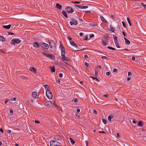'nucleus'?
<instances>
[{
    "instance_id": "obj_1",
    "label": "nucleus",
    "mask_w": 146,
    "mask_h": 146,
    "mask_svg": "<svg viewBox=\"0 0 146 146\" xmlns=\"http://www.w3.org/2000/svg\"><path fill=\"white\" fill-rule=\"evenodd\" d=\"M40 48L42 50L44 49H48L49 48V45L46 43L44 42H42L40 43Z\"/></svg>"
},
{
    "instance_id": "obj_2",
    "label": "nucleus",
    "mask_w": 146,
    "mask_h": 146,
    "mask_svg": "<svg viewBox=\"0 0 146 146\" xmlns=\"http://www.w3.org/2000/svg\"><path fill=\"white\" fill-rule=\"evenodd\" d=\"M50 146H60L61 144L55 141H50Z\"/></svg>"
},
{
    "instance_id": "obj_3",
    "label": "nucleus",
    "mask_w": 146,
    "mask_h": 146,
    "mask_svg": "<svg viewBox=\"0 0 146 146\" xmlns=\"http://www.w3.org/2000/svg\"><path fill=\"white\" fill-rule=\"evenodd\" d=\"M108 36H105L104 38L102 39V42L104 46H106L108 42Z\"/></svg>"
},
{
    "instance_id": "obj_4",
    "label": "nucleus",
    "mask_w": 146,
    "mask_h": 146,
    "mask_svg": "<svg viewBox=\"0 0 146 146\" xmlns=\"http://www.w3.org/2000/svg\"><path fill=\"white\" fill-rule=\"evenodd\" d=\"M42 54L45 55L46 57L50 58L51 59L55 60V57L54 56L48 53H42Z\"/></svg>"
},
{
    "instance_id": "obj_5",
    "label": "nucleus",
    "mask_w": 146,
    "mask_h": 146,
    "mask_svg": "<svg viewBox=\"0 0 146 146\" xmlns=\"http://www.w3.org/2000/svg\"><path fill=\"white\" fill-rule=\"evenodd\" d=\"M48 92L47 91L46 92V95L47 97L49 99H51L52 98L53 95L52 93L50 92V90H48Z\"/></svg>"
},
{
    "instance_id": "obj_6",
    "label": "nucleus",
    "mask_w": 146,
    "mask_h": 146,
    "mask_svg": "<svg viewBox=\"0 0 146 146\" xmlns=\"http://www.w3.org/2000/svg\"><path fill=\"white\" fill-rule=\"evenodd\" d=\"M65 10L66 12L69 13H72L74 11L73 9L71 7L69 6L66 7Z\"/></svg>"
},
{
    "instance_id": "obj_7",
    "label": "nucleus",
    "mask_w": 146,
    "mask_h": 146,
    "mask_svg": "<svg viewBox=\"0 0 146 146\" xmlns=\"http://www.w3.org/2000/svg\"><path fill=\"white\" fill-rule=\"evenodd\" d=\"M49 45L50 48H52L53 47L55 48L56 47V44L55 42L51 40L49 42Z\"/></svg>"
},
{
    "instance_id": "obj_8",
    "label": "nucleus",
    "mask_w": 146,
    "mask_h": 146,
    "mask_svg": "<svg viewBox=\"0 0 146 146\" xmlns=\"http://www.w3.org/2000/svg\"><path fill=\"white\" fill-rule=\"evenodd\" d=\"M72 21H70V23L71 25H76L78 24V22L76 20H75L74 19L72 18Z\"/></svg>"
},
{
    "instance_id": "obj_9",
    "label": "nucleus",
    "mask_w": 146,
    "mask_h": 146,
    "mask_svg": "<svg viewBox=\"0 0 146 146\" xmlns=\"http://www.w3.org/2000/svg\"><path fill=\"white\" fill-rule=\"evenodd\" d=\"M52 103L50 101H47L45 103V105L48 107H50L52 105Z\"/></svg>"
},
{
    "instance_id": "obj_10",
    "label": "nucleus",
    "mask_w": 146,
    "mask_h": 146,
    "mask_svg": "<svg viewBox=\"0 0 146 146\" xmlns=\"http://www.w3.org/2000/svg\"><path fill=\"white\" fill-rule=\"evenodd\" d=\"M53 139L56 140H59L61 139V137L59 135H56L54 136Z\"/></svg>"
},
{
    "instance_id": "obj_11",
    "label": "nucleus",
    "mask_w": 146,
    "mask_h": 146,
    "mask_svg": "<svg viewBox=\"0 0 146 146\" xmlns=\"http://www.w3.org/2000/svg\"><path fill=\"white\" fill-rule=\"evenodd\" d=\"M40 44L36 42H35L33 43V46L36 48H40Z\"/></svg>"
},
{
    "instance_id": "obj_12",
    "label": "nucleus",
    "mask_w": 146,
    "mask_h": 146,
    "mask_svg": "<svg viewBox=\"0 0 146 146\" xmlns=\"http://www.w3.org/2000/svg\"><path fill=\"white\" fill-rule=\"evenodd\" d=\"M70 44L71 45L74 46V47L76 48H77H77H78V47L77 45H76V43L74 42L72 40V41L70 40Z\"/></svg>"
},
{
    "instance_id": "obj_13",
    "label": "nucleus",
    "mask_w": 146,
    "mask_h": 146,
    "mask_svg": "<svg viewBox=\"0 0 146 146\" xmlns=\"http://www.w3.org/2000/svg\"><path fill=\"white\" fill-rule=\"evenodd\" d=\"M56 8L59 9L60 10H61L62 9V5H60L59 3H57L56 6Z\"/></svg>"
},
{
    "instance_id": "obj_14",
    "label": "nucleus",
    "mask_w": 146,
    "mask_h": 146,
    "mask_svg": "<svg viewBox=\"0 0 146 146\" xmlns=\"http://www.w3.org/2000/svg\"><path fill=\"white\" fill-rule=\"evenodd\" d=\"M44 86V88H45L46 90V91H47V92H48V90H50V88L49 87V86L48 85H43Z\"/></svg>"
},
{
    "instance_id": "obj_15",
    "label": "nucleus",
    "mask_w": 146,
    "mask_h": 146,
    "mask_svg": "<svg viewBox=\"0 0 146 146\" xmlns=\"http://www.w3.org/2000/svg\"><path fill=\"white\" fill-rule=\"evenodd\" d=\"M62 58L64 61H65L66 62H68L69 61V59H68L67 57L65 56V55L62 56Z\"/></svg>"
},
{
    "instance_id": "obj_16",
    "label": "nucleus",
    "mask_w": 146,
    "mask_h": 146,
    "mask_svg": "<svg viewBox=\"0 0 146 146\" xmlns=\"http://www.w3.org/2000/svg\"><path fill=\"white\" fill-rule=\"evenodd\" d=\"M11 26V25L10 24L7 25H3V27L4 28L8 29L10 28Z\"/></svg>"
},
{
    "instance_id": "obj_17",
    "label": "nucleus",
    "mask_w": 146,
    "mask_h": 146,
    "mask_svg": "<svg viewBox=\"0 0 146 146\" xmlns=\"http://www.w3.org/2000/svg\"><path fill=\"white\" fill-rule=\"evenodd\" d=\"M137 125L139 126L142 127L143 126V122L141 121H140L138 123Z\"/></svg>"
},
{
    "instance_id": "obj_18",
    "label": "nucleus",
    "mask_w": 146,
    "mask_h": 146,
    "mask_svg": "<svg viewBox=\"0 0 146 146\" xmlns=\"http://www.w3.org/2000/svg\"><path fill=\"white\" fill-rule=\"evenodd\" d=\"M32 95L33 97L36 98L37 96V93L36 92H33L32 93Z\"/></svg>"
},
{
    "instance_id": "obj_19",
    "label": "nucleus",
    "mask_w": 146,
    "mask_h": 146,
    "mask_svg": "<svg viewBox=\"0 0 146 146\" xmlns=\"http://www.w3.org/2000/svg\"><path fill=\"white\" fill-rule=\"evenodd\" d=\"M124 39L125 40V44L127 45H129L130 44V42L129 40L127 39L126 38L124 37Z\"/></svg>"
},
{
    "instance_id": "obj_20",
    "label": "nucleus",
    "mask_w": 146,
    "mask_h": 146,
    "mask_svg": "<svg viewBox=\"0 0 146 146\" xmlns=\"http://www.w3.org/2000/svg\"><path fill=\"white\" fill-rule=\"evenodd\" d=\"M62 14L64 15V16L66 18H68V16L66 14V12H65V11H64V10H63L62 11Z\"/></svg>"
},
{
    "instance_id": "obj_21",
    "label": "nucleus",
    "mask_w": 146,
    "mask_h": 146,
    "mask_svg": "<svg viewBox=\"0 0 146 146\" xmlns=\"http://www.w3.org/2000/svg\"><path fill=\"white\" fill-rule=\"evenodd\" d=\"M30 70L33 71L35 73H36V70L35 68L33 67H31L30 68Z\"/></svg>"
},
{
    "instance_id": "obj_22",
    "label": "nucleus",
    "mask_w": 146,
    "mask_h": 146,
    "mask_svg": "<svg viewBox=\"0 0 146 146\" xmlns=\"http://www.w3.org/2000/svg\"><path fill=\"white\" fill-rule=\"evenodd\" d=\"M100 18L102 20L103 22L105 23H108V22L107 21H106L105 19L104 18L103 16H101L100 17Z\"/></svg>"
},
{
    "instance_id": "obj_23",
    "label": "nucleus",
    "mask_w": 146,
    "mask_h": 146,
    "mask_svg": "<svg viewBox=\"0 0 146 146\" xmlns=\"http://www.w3.org/2000/svg\"><path fill=\"white\" fill-rule=\"evenodd\" d=\"M16 38H14L12 40L11 42V44L15 45L16 43Z\"/></svg>"
},
{
    "instance_id": "obj_24",
    "label": "nucleus",
    "mask_w": 146,
    "mask_h": 146,
    "mask_svg": "<svg viewBox=\"0 0 146 146\" xmlns=\"http://www.w3.org/2000/svg\"><path fill=\"white\" fill-rule=\"evenodd\" d=\"M89 25L90 26H97V25L94 22H92L91 23H90L89 24Z\"/></svg>"
},
{
    "instance_id": "obj_25",
    "label": "nucleus",
    "mask_w": 146,
    "mask_h": 146,
    "mask_svg": "<svg viewBox=\"0 0 146 146\" xmlns=\"http://www.w3.org/2000/svg\"><path fill=\"white\" fill-rule=\"evenodd\" d=\"M51 71L52 72H55V67L53 66L50 68Z\"/></svg>"
},
{
    "instance_id": "obj_26",
    "label": "nucleus",
    "mask_w": 146,
    "mask_h": 146,
    "mask_svg": "<svg viewBox=\"0 0 146 146\" xmlns=\"http://www.w3.org/2000/svg\"><path fill=\"white\" fill-rule=\"evenodd\" d=\"M0 40L4 42L5 41V39L3 36H0Z\"/></svg>"
},
{
    "instance_id": "obj_27",
    "label": "nucleus",
    "mask_w": 146,
    "mask_h": 146,
    "mask_svg": "<svg viewBox=\"0 0 146 146\" xmlns=\"http://www.w3.org/2000/svg\"><path fill=\"white\" fill-rule=\"evenodd\" d=\"M0 51L4 54H6V50L3 48L0 49Z\"/></svg>"
},
{
    "instance_id": "obj_28",
    "label": "nucleus",
    "mask_w": 146,
    "mask_h": 146,
    "mask_svg": "<svg viewBox=\"0 0 146 146\" xmlns=\"http://www.w3.org/2000/svg\"><path fill=\"white\" fill-rule=\"evenodd\" d=\"M113 36L114 38V40L115 42H117V37H116V36L115 35H113Z\"/></svg>"
},
{
    "instance_id": "obj_29",
    "label": "nucleus",
    "mask_w": 146,
    "mask_h": 146,
    "mask_svg": "<svg viewBox=\"0 0 146 146\" xmlns=\"http://www.w3.org/2000/svg\"><path fill=\"white\" fill-rule=\"evenodd\" d=\"M60 47L61 52L63 51H65V49H64V48L63 47V46H62V45H61V44H60Z\"/></svg>"
},
{
    "instance_id": "obj_30",
    "label": "nucleus",
    "mask_w": 146,
    "mask_h": 146,
    "mask_svg": "<svg viewBox=\"0 0 146 146\" xmlns=\"http://www.w3.org/2000/svg\"><path fill=\"white\" fill-rule=\"evenodd\" d=\"M110 28L111 29V30L110 31H111L113 32H114V31L115 30V29L113 28L112 26L111 25H110Z\"/></svg>"
},
{
    "instance_id": "obj_31",
    "label": "nucleus",
    "mask_w": 146,
    "mask_h": 146,
    "mask_svg": "<svg viewBox=\"0 0 146 146\" xmlns=\"http://www.w3.org/2000/svg\"><path fill=\"white\" fill-rule=\"evenodd\" d=\"M127 21H128L130 26H131V21L129 19V17H127Z\"/></svg>"
},
{
    "instance_id": "obj_32",
    "label": "nucleus",
    "mask_w": 146,
    "mask_h": 146,
    "mask_svg": "<svg viewBox=\"0 0 146 146\" xmlns=\"http://www.w3.org/2000/svg\"><path fill=\"white\" fill-rule=\"evenodd\" d=\"M70 140L71 144L73 145H74V143H75V142L74 141V140L71 138H70Z\"/></svg>"
},
{
    "instance_id": "obj_33",
    "label": "nucleus",
    "mask_w": 146,
    "mask_h": 146,
    "mask_svg": "<svg viewBox=\"0 0 146 146\" xmlns=\"http://www.w3.org/2000/svg\"><path fill=\"white\" fill-rule=\"evenodd\" d=\"M16 42L17 44H19L21 42V40L18 38H16Z\"/></svg>"
},
{
    "instance_id": "obj_34",
    "label": "nucleus",
    "mask_w": 146,
    "mask_h": 146,
    "mask_svg": "<svg viewBox=\"0 0 146 146\" xmlns=\"http://www.w3.org/2000/svg\"><path fill=\"white\" fill-rule=\"evenodd\" d=\"M90 77L91 78H92L93 79V80H94L95 79L98 82H99V80L96 78L92 76H90Z\"/></svg>"
},
{
    "instance_id": "obj_35",
    "label": "nucleus",
    "mask_w": 146,
    "mask_h": 146,
    "mask_svg": "<svg viewBox=\"0 0 146 146\" xmlns=\"http://www.w3.org/2000/svg\"><path fill=\"white\" fill-rule=\"evenodd\" d=\"M115 44L116 46L118 48H120V47L119 46V44L118 42H115Z\"/></svg>"
},
{
    "instance_id": "obj_36",
    "label": "nucleus",
    "mask_w": 146,
    "mask_h": 146,
    "mask_svg": "<svg viewBox=\"0 0 146 146\" xmlns=\"http://www.w3.org/2000/svg\"><path fill=\"white\" fill-rule=\"evenodd\" d=\"M88 6H80V8L81 9H86L88 8Z\"/></svg>"
},
{
    "instance_id": "obj_37",
    "label": "nucleus",
    "mask_w": 146,
    "mask_h": 146,
    "mask_svg": "<svg viewBox=\"0 0 146 146\" xmlns=\"http://www.w3.org/2000/svg\"><path fill=\"white\" fill-rule=\"evenodd\" d=\"M65 51H63L61 52V55L62 57L63 56H64L65 55Z\"/></svg>"
},
{
    "instance_id": "obj_38",
    "label": "nucleus",
    "mask_w": 146,
    "mask_h": 146,
    "mask_svg": "<svg viewBox=\"0 0 146 146\" xmlns=\"http://www.w3.org/2000/svg\"><path fill=\"white\" fill-rule=\"evenodd\" d=\"M108 48L109 49H111L112 50H115V49L114 48H113L111 47V46H108Z\"/></svg>"
},
{
    "instance_id": "obj_39",
    "label": "nucleus",
    "mask_w": 146,
    "mask_h": 146,
    "mask_svg": "<svg viewBox=\"0 0 146 146\" xmlns=\"http://www.w3.org/2000/svg\"><path fill=\"white\" fill-rule=\"evenodd\" d=\"M71 2L72 3L75 4H80V2L79 1H72Z\"/></svg>"
},
{
    "instance_id": "obj_40",
    "label": "nucleus",
    "mask_w": 146,
    "mask_h": 146,
    "mask_svg": "<svg viewBox=\"0 0 146 146\" xmlns=\"http://www.w3.org/2000/svg\"><path fill=\"white\" fill-rule=\"evenodd\" d=\"M124 28H125L126 27V25L124 21H122V22Z\"/></svg>"
},
{
    "instance_id": "obj_41",
    "label": "nucleus",
    "mask_w": 146,
    "mask_h": 146,
    "mask_svg": "<svg viewBox=\"0 0 146 146\" xmlns=\"http://www.w3.org/2000/svg\"><path fill=\"white\" fill-rule=\"evenodd\" d=\"M102 121L104 124H106L107 123L106 121L104 118H102Z\"/></svg>"
},
{
    "instance_id": "obj_42",
    "label": "nucleus",
    "mask_w": 146,
    "mask_h": 146,
    "mask_svg": "<svg viewBox=\"0 0 146 146\" xmlns=\"http://www.w3.org/2000/svg\"><path fill=\"white\" fill-rule=\"evenodd\" d=\"M16 98H12L10 100L11 101H15L16 100Z\"/></svg>"
},
{
    "instance_id": "obj_43",
    "label": "nucleus",
    "mask_w": 146,
    "mask_h": 146,
    "mask_svg": "<svg viewBox=\"0 0 146 146\" xmlns=\"http://www.w3.org/2000/svg\"><path fill=\"white\" fill-rule=\"evenodd\" d=\"M112 118L111 117V116L110 115H109L108 117V120L110 121H111Z\"/></svg>"
},
{
    "instance_id": "obj_44",
    "label": "nucleus",
    "mask_w": 146,
    "mask_h": 146,
    "mask_svg": "<svg viewBox=\"0 0 146 146\" xmlns=\"http://www.w3.org/2000/svg\"><path fill=\"white\" fill-rule=\"evenodd\" d=\"M141 5L144 8H145L146 7V5L143 3H142L141 4Z\"/></svg>"
},
{
    "instance_id": "obj_45",
    "label": "nucleus",
    "mask_w": 146,
    "mask_h": 146,
    "mask_svg": "<svg viewBox=\"0 0 146 146\" xmlns=\"http://www.w3.org/2000/svg\"><path fill=\"white\" fill-rule=\"evenodd\" d=\"M113 72H117V70L116 68H114L113 70Z\"/></svg>"
},
{
    "instance_id": "obj_46",
    "label": "nucleus",
    "mask_w": 146,
    "mask_h": 146,
    "mask_svg": "<svg viewBox=\"0 0 146 146\" xmlns=\"http://www.w3.org/2000/svg\"><path fill=\"white\" fill-rule=\"evenodd\" d=\"M8 34L9 35H15V34H14V33H11V32H8Z\"/></svg>"
},
{
    "instance_id": "obj_47",
    "label": "nucleus",
    "mask_w": 146,
    "mask_h": 146,
    "mask_svg": "<svg viewBox=\"0 0 146 146\" xmlns=\"http://www.w3.org/2000/svg\"><path fill=\"white\" fill-rule=\"evenodd\" d=\"M116 136L117 137L119 138L120 137L119 133H117Z\"/></svg>"
},
{
    "instance_id": "obj_48",
    "label": "nucleus",
    "mask_w": 146,
    "mask_h": 146,
    "mask_svg": "<svg viewBox=\"0 0 146 146\" xmlns=\"http://www.w3.org/2000/svg\"><path fill=\"white\" fill-rule=\"evenodd\" d=\"M102 59H108V57H107L105 56H103L102 57Z\"/></svg>"
},
{
    "instance_id": "obj_49",
    "label": "nucleus",
    "mask_w": 146,
    "mask_h": 146,
    "mask_svg": "<svg viewBox=\"0 0 146 146\" xmlns=\"http://www.w3.org/2000/svg\"><path fill=\"white\" fill-rule=\"evenodd\" d=\"M109 96V95L108 94H104L103 95V96L105 97H107Z\"/></svg>"
},
{
    "instance_id": "obj_50",
    "label": "nucleus",
    "mask_w": 146,
    "mask_h": 146,
    "mask_svg": "<svg viewBox=\"0 0 146 146\" xmlns=\"http://www.w3.org/2000/svg\"><path fill=\"white\" fill-rule=\"evenodd\" d=\"M95 75L96 76H98V72H97V71H95Z\"/></svg>"
},
{
    "instance_id": "obj_51",
    "label": "nucleus",
    "mask_w": 146,
    "mask_h": 146,
    "mask_svg": "<svg viewBox=\"0 0 146 146\" xmlns=\"http://www.w3.org/2000/svg\"><path fill=\"white\" fill-rule=\"evenodd\" d=\"M74 7H79L80 8V6L79 5H74Z\"/></svg>"
},
{
    "instance_id": "obj_52",
    "label": "nucleus",
    "mask_w": 146,
    "mask_h": 146,
    "mask_svg": "<svg viewBox=\"0 0 146 146\" xmlns=\"http://www.w3.org/2000/svg\"><path fill=\"white\" fill-rule=\"evenodd\" d=\"M85 13H87V14H90L91 13V12L90 11H85Z\"/></svg>"
},
{
    "instance_id": "obj_53",
    "label": "nucleus",
    "mask_w": 146,
    "mask_h": 146,
    "mask_svg": "<svg viewBox=\"0 0 146 146\" xmlns=\"http://www.w3.org/2000/svg\"><path fill=\"white\" fill-rule=\"evenodd\" d=\"M128 76H129L132 74V73L131 72H129L128 73Z\"/></svg>"
},
{
    "instance_id": "obj_54",
    "label": "nucleus",
    "mask_w": 146,
    "mask_h": 146,
    "mask_svg": "<svg viewBox=\"0 0 146 146\" xmlns=\"http://www.w3.org/2000/svg\"><path fill=\"white\" fill-rule=\"evenodd\" d=\"M10 113H12V114L13 113V111L12 109H10Z\"/></svg>"
},
{
    "instance_id": "obj_55",
    "label": "nucleus",
    "mask_w": 146,
    "mask_h": 146,
    "mask_svg": "<svg viewBox=\"0 0 146 146\" xmlns=\"http://www.w3.org/2000/svg\"><path fill=\"white\" fill-rule=\"evenodd\" d=\"M106 74L107 76H109L110 74V72H106Z\"/></svg>"
},
{
    "instance_id": "obj_56",
    "label": "nucleus",
    "mask_w": 146,
    "mask_h": 146,
    "mask_svg": "<svg viewBox=\"0 0 146 146\" xmlns=\"http://www.w3.org/2000/svg\"><path fill=\"white\" fill-rule=\"evenodd\" d=\"M59 76L60 77H62L63 76V74L62 73H60L59 74Z\"/></svg>"
},
{
    "instance_id": "obj_57",
    "label": "nucleus",
    "mask_w": 146,
    "mask_h": 146,
    "mask_svg": "<svg viewBox=\"0 0 146 146\" xmlns=\"http://www.w3.org/2000/svg\"><path fill=\"white\" fill-rule=\"evenodd\" d=\"M111 17L113 19H115L116 17V16L115 15H111Z\"/></svg>"
},
{
    "instance_id": "obj_58",
    "label": "nucleus",
    "mask_w": 146,
    "mask_h": 146,
    "mask_svg": "<svg viewBox=\"0 0 146 146\" xmlns=\"http://www.w3.org/2000/svg\"><path fill=\"white\" fill-rule=\"evenodd\" d=\"M85 65L86 67H88L89 65L88 64L87 62H85Z\"/></svg>"
},
{
    "instance_id": "obj_59",
    "label": "nucleus",
    "mask_w": 146,
    "mask_h": 146,
    "mask_svg": "<svg viewBox=\"0 0 146 146\" xmlns=\"http://www.w3.org/2000/svg\"><path fill=\"white\" fill-rule=\"evenodd\" d=\"M93 113H95L96 114L97 113V111H96V110H93Z\"/></svg>"
},
{
    "instance_id": "obj_60",
    "label": "nucleus",
    "mask_w": 146,
    "mask_h": 146,
    "mask_svg": "<svg viewBox=\"0 0 146 146\" xmlns=\"http://www.w3.org/2000/svg\"><path fill=\"white\" fill-rule=\"evenodd\" d=\"M110 116H111V117L112 118L114 117V114H111L109 115Z\"/></svg>"
},
{
    "instance_id": "obj_61",
    "label": "nucleus",
    "mask_w": 146,
    "mask_h": 146,
    "mask_svg": "<svg viewBox=\"0 0 146 146\" xmlns=\"http://www.w3.org/2000/svg\"><path fill=\"white\" fill-rule=\"evenodd\" d=\"M117 30H119V29L120 28L119 25H117Z\"/></svg>"
},
{
    "instance_id": "obj_62",
    "label": "nucleus",
    "mask_w": 146,
    "mask_h": 146,
    "mask_svg": "<svg viewBox=\"0 0 146 146\" xmlns=\"http://www.w3.org/2000/svg\"><path fill=\"white\" fill-rule=\"evenodd\" d=\"M74 102L75 103H76L78 102V99L77 98H75L74 100Z\"/></svg>"
},
{
    "instance_id": "obj_63",
    "label": "nucleus",
    "mask_w": 146,
    "mask_h": 146,
    "mask_svg": "<svg viewBox=\"0 0 146 146\" xmlns=\"http://www.w3.org/2000/svg\"><path fill=\"white\" fill-rule=\"evenodd\" d=\"M94 36V35L93 34H92L90 35V36L91 38L92 37H93Z\"/></svg>"
},
{
    "instance_id": "obj_64",
    "label": "nucleus",
    "mask_w": 146,
    "mask_h": 146,
    "mask_svg": "<svg viewBox=\"0 0 146 146\" xmlns=\"http://www.w3.org/2000/svg\"><path fill=\"white\" fill-rule=\"evenodd\" d=\"M86 146H88V141H85Z\"/></svg>"
}]
</instances>
